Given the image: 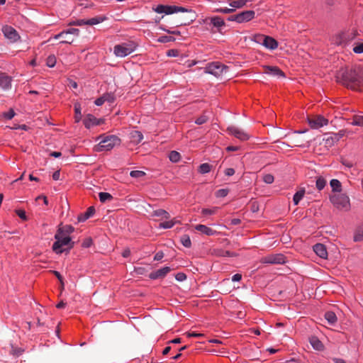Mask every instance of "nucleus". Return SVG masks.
I'll return each mask as SVG.
<instances>
[{"instance_id":"5fc2aeb1","label":"nucleus","mask_w":363,"mask_h":363,"mask_svg":"<svg viewBox=\"0 0 363 363\" xmlns=\"http://www.w3.org/2000/svg\"><path fill=\"white\" fill-rule=\"evenodd\" d=\"M173 40V38L171 36H162L158 39V41L160 43H167Z\"/></svg>"},{"instance_id":"6ab92c4d","label":"nucleus","mask_w":363,"mask_h":363,"mask_svg":"<svg viewBox=\"0 0 363 363\" xmlns=\"http://www.w3.org/2000/svg\"><path fill=\"white\" fill-rule=\"evenodd\" d=\"M262 41V45H264L267 49L275 50L278 47L277 41L272 37L265 35L264 40Z\"/></svg>"},{"instance_id":"f704fd0d","label":"nucleus","mask_w":363,"mask_h":363,"mask_svg":"<svg viewBox=\"0 0 363 363\" xmlns=\"http://www.w3.org/2000/svg\"><path fill=\"white\" fill-rule=\"evenodd\" d=\"M169 158L172 162H177L179 161L181 155L177 151H171L169 154Z\"/></svg>"},{"instance_id":"6e6552de","label":"nucleus","mask_w":363,"mask_h":363,"mask_svg":"<svg viewBox=\"0 0 363 363\" xmlns=\"http://www.w3.org/2000/svg\"><path fill=\"white\" fill-rule=\"evenodd\" d=\"M154 11L158 13H165V14H172L177 12H184L187 11V9L177 6H164V5H158Z\"/></svg>"},{"instance_id":"b1692460","label":"nucleus","mask_w":363,"mask_h":363,"mask_svg":"<svg viewBox=\"0 0 363 363\" xmlns=\"http://www.w3.org/2000/svg\"><path fill=\"white\" fill-rule=\"evenodd\" d=\"M79 33V29H77V28H69V29H68L67 30L62 31L59 34L55 35L54 36V39L57 40V39L60 38L61 37H62L64 35H68L69 34H72V35H74L76 36H78Z\"/></svg>"},{"instance_id":"aec40b11","label":"nucleus","mask_w":363,"mask_h":363,"mask_svg":"<svg viewBox=\"0 0 363 363\" xmlns=\"http://www.w3.org/2000/svg\"><path fill=\"white\" fill-rule=\"evenodd\" d=\"M11 86V78L4 73H0V86L4 89H9Z\"/></svg>"},{"instance_id":"9d476101","label":"nucleus","mask_w":363,"mask_h":363,"mask_svg":"<svg viewBox=\"0 0 363 363\" xmlns=\"http://www.w3.org/2000/svg\"><path fill=\"white\" fill-rule=\"evenodd\" d=\"M2 32L6 38L11 43H16L20 39L18 32L11 26H5L2 28Z\"/></svg>"},{"instance_id":"bf43d9fd","label":"nucleus","mask_w":363,"mask_h":363,"mask_svg":"<svg viewBox=\"0 0 363 363\" xmlns=\"http://www.w3.org/2000/svg\"><path fill=\"white\" fill-rule=\"evenodd\" d=\"M52 273L55 275V277L58 279V280L60 281L62 288L64 287V282H63V278L60 274V272L57 271H52Z\"/></svg>"},{"instance_id":"2eb2a0df","label":"nucleus","mask_w":363,"mask_h":363,"mask_svg":"<svg viewBox=\"0 0 363 363\" xmlns=\"http://www.w3.org/2000/svg\"><path fill=\"white\" fill-rule=\"evenodd\" d=\"M255 11H245L238 13V23H242L247 22L254 18Z\"/></svg>"},{"instance_id":"a18cd8bd","label":"nucleus","mask_w":363,"mask_h":363,"mask_svg":"<svg viewBox=\"0 0 363 363\" xmlns=\"http://www.w3.org/2000/svg\"><path fill=\"white\" fill-rule=\"evenodd\" d=\"M103 19L101 17H94L86 20L87 25L93 26L101 23Z\"/></svg>"},{"instance_id":"ddd939ff","label":"nucleus","mask_w":363,"mask_h":363,"mask_svg":"<svg viewBox=\"0 0 363 363\" xmlns=\"http://www.w3.org/2000/svg\"><path fill=\"white\" fill-rule=\"evenodd\" d=\"M263 72L272 77H284V73L276 66H264Z\"/></svg>"},{"instance_id":"7ed1b4c3","label":"nucleus","mask_w":363,"mask_h":363,"mask_svg":"<svg viewBox=\"0 0 363 363\" xmlns=\"http://www.w3.org/2000/svg\"><path fill=\"white\" fill-rule=\"evenodd\" d=\"M55 238L56 241L53 243L52 250L57 254H61L65 251L66 246H68V249L73 247L74 242H72L70 237L62 234L61 230H57Z\"/></svg>"},{"instance_id":"cd10ccee","label":"nucleus","mask_w":363,"mask_h":363,"mask_svg":"<svg viewBox=\"0 0 363 363\" xmlns=\"http://www.w3.org/2000/svg\"><path fill=\"white\" fill-rule=\"evenodd\" d=\"M325 318L330 325H334L337 321V316L335 313L332 311H328L325 314Z\"/></svg>"},{"instance_id":"1a4fd4ad","label":"nucleus","mask_w":363,"mask_h":363,"mask_svg":"<svg viewBox=\"0 0 363 363\" xmlns=\"http://www.w3.org/2000/svg\"><path fill=\"white\" fill-rule=\"evenodd\" d=\"M285 257L281 254L269 255L262 257L260 262L264 264H279L285 263Z\"/></svg>"},{"instance_id":"a19ab883","label":"nucleus","mask_w":363,"mask_h":363,"mask_svg":"<svg viewBox=\"0 0 363 363\" xmlns=\"http://www.w3.org/2000/svg\"><path fill=\"white\" fill-rule=\"evenodd\" d=\"M104 98V101H108L110 104H112L115 101L116 97L113 93H106L103 95Z\"/></svg>"},{"instance_id":"4d7b16f0","label":"nucleus","mask_w":363,"mask_h":363,"mask_svg":"<svg viewBox=\"0 0 363 363\" xmlns=\"http://www.w3.org/2000/svg\"><path fill=\"white\" fill-rule=\"evenodd\" d=\"M186 335L189 337H203L204 335L203 333H197L196 332H188L186 333Z\"/></svg>"},{"instance_id":"473e14b6","label":"nucleus","mask_w":363,"mask_h":363,"mask_svg":"<svg viewBox=\"0 0 363 363\" xmlns=\"http://www.w3.org/2000/svg\"><path fill=\"white\" fill-rule=\"evenodd\" d=\"M248 0H236V1H231L230 2V6L233 8H241L244 6Z\"/></svg>"},{"instance_id":"774afa93","label":"nucleus","mask_w":363,"mask_h":363,"mask_svg":"<svg viewBox=\"0 0 363 363\" xmlns=\"http://www.w3.org/2000/svg\"><path fill=\"white\" fill-rule=\"evenodd\" d=\"M167 55L169 57H175L178 55V51L176 50H169L167 51Z\"/></svg>"},{"instance_id":"4be33fe9","label":"nucleus","mask_w":363,"mask_h":363,"mask_svg":"<svg viewBox=\"0 0 363 363\" xmlns=\"http://www.w3.org/2000/svg\"><path fill=\"white\" fill-rule=\"evenodd\" d=\"M130 138L133 143L138 144L143 139V135L140 131L133 130L130 133Z\"/></svg>"},{"instance_id":"c756f323","label":"nucleus","mask_w":363,"mask_h":363,"mask_svg":"<svg viewBox=\"0 0 363 363\" xmlns=\"http://www.w3.org/2000/svg\"><path fill=\"white\" fill-rule=\"evenodd\" d=\"M305 194V190L303 189L298 191L294 196L293 201L295 205H298L299 201L303 199Z\"/></svg>"},{"instance_id":"c85d7f7f","label":"nucleus","mask_w":363,"mask_h":363,"mask_svg":"<svg viewBox=\"0 0 363 363\" xmlns=\"http://www.w3.org/2000/svg\"><path fill=\"white\" fill-rule=\"evenodd\" d=\"M99 200L102 203L111 201L113 200V196L111 194L106 192H100L99 194Z\"/></svg>"},{"instance_id":"de8ad7c7","label":"nucleus","mask_w":363,"mask_h":363,"mask_svg":"<svg viewBox=\"0 0 363 363\" xmlns=\"http://www.w3.org/2000/svg\"><path fill=\"white\" fill-rule=\"evenodd\" d=\"M217 210H218L217 207H215V208H213L212 209L203 208L202 211H201V213L203 215H212V214L216 213Z\"/></svg>"},{"instance_id":"79ce46f5","label":"nucleus","mask_w":363,"mask_h":363,"mask_svg":"<svg viewBox=\"0 0 363 363\" xmlns=\"http://www.w3.org/2000/svg\"><path fill=\"white\" fill-rule=\"evenodd\" d=\"M56 64V57L55 55H50L46 60V65L50 67H53Z\"/></svg>"},{"instance_id":"9b49d317","label":"nucleus","mask_w":363,"mask_h":363,"mask_svg":"<svg viewBox=\"0 0 363 363\" xmlns=\"http://www.w3.org/2000/svg\"><path fill=\"white\" fill-rule=\"evenodd\" d=\"M308 121L311 128L314 129L320 128L328 123V120L320 115L308 118Z\"/></svg>"},{"instance_id":"49530a36","label":"nucleus","mask_w":363,"mask_h":363,"mask_svg":"<svg viewBox=\"0 0 363 363\" xmlns=\"http://www.w3.org/2000/svg\"><path fill=\"white\" fill-rule=\"evenodd\" d=\"M274 180V178L272 174H267L263 177V181L266 184H272V183H273Z\"/></svg>"},{"instance_id":"f8f14e48","label":"nucleus","mask_w":363,"mask_h":363,"mask_svg":"<svg viewBox=\"0 0 363 363\" xmlns=\"http://www.w3.org/2000/svg\"><path fill=\"white\" fill-rule=\"evenodd\" d=\"M227 130L230 135L235 136V138L242 141L247 140L250 138L249 133L235 126L228 127Z\"/></svg>"},{"instance_id":"0e129e2a","label":"nucleus","mask_w":363,"mask_h":363,"mask_svg":"<svg viewBox=\"0 0 363 363\" xmlns=\"http://www.w3.org/2000/svg\"><path fill=\"white\" fill-rule=\"evenodd\" d=\"M104 102H105V101H104V96H101V97H99V98L96 99V101H94V104H95L96 106H99L103 105Z\"/></svg>"},{"instance_id":"603ef678","label":"nucleus","mask_w":363,"mask_h":363,"mask_svg":"<svg viewBox=\"0 0 363 363\" xmlns=\"http://www.w3.org/2000/svg\"><path fill=\"white\" fill-rule=\"evenodd\" d=\"M175 279L179 281H183L186 279V275L184 273L179 272L175 275Z\"/></svg>"},{"instance_id":"f3484780","label":"nucleus","mask_w":363,"mask_h":363,"mask_svg":"<svg viewBox=\"0 0 363 363\" xmlns=\"http://www.w3.org/2000/svg\"><path fill=\"white\" fill-rule=\"evenodd\" d=\"M313 251L320 258L325 259L328 257V252L324 245L317 243L313 246Z\"/></svg>"},{"instance_id":"39448f33","label":"nucleus","mask_w":363,"mask_h":363,"mask_svg":"<svg viewBox=\"0 0 363 363\" xmlns=\"http://www.w3.org/2000/svg\"><path fill=\"white\" fill-rule=\"evenodd\" d=\"M332 203L338 209L347 211L350 208V199L345 194H334L330 198Z\"/></svg>"},{"instance_id":"8fccbe9b","label":"nucleus","mask_w":363,"mask_h":363,"mask_svg":"<svg viewBox=\"0 0 363 363\" xmlns=\"http://www.w3.org/2000/svg\"><path fill=\"white\" fill-rule=\"evenodd\" d=\"M228 190L225 189H219L216 191V195L217 197H225L228 195Z\"/></svg>"},{"instance_id":"e2e57ef3","label":"nucleus","mask_w":363,"mask_h":363,"mask_svg":"<svg viewBox=\"0 0 363 363\" xmlns=\"http://www.w3.org/2000/svg\"><path fill=\"white\" fill-rule=\"evenodd\" d=\"M62 38H65V39L62 41H61V43H72L74 40L73 38H72L71 37L68 36V35H64L62 36Z\"/></svg>"},{"instance_id":"7c9ffc66","label":"nucleus","mask_w":363,"mask_h":363,"mask_svg":"<svg viewBox=\"0 0 363 363\" xmlns=\"http://www.w3.org/2000/svg\"><path fill=\"white\" fill-rule=\"evenodd\" d=\"M326 180L323 177H318L315 181L316 188L320 191L324 189L326 185Z\"/></svg>"},{"instance_id":"a878e982","label":"nucleus","mask_w":363,"mask_h":363,"mask_svg":"<svg viewBox=\"0 0 363 363\" xmlns=\"http://www.w3.org/2000/svg\"><path fill=\"white\" fill-rule=\"evenodd\" d=\"M330 185L332 188L333 191L335 194H340L342 190V184L337 179H333L330 181Z\"/></svg>"},{"instance_id":"37998d69","label":"nucleus","mask_w":363,"mask_h":363,"mask_svg":"<svg viewBox=\"0 0 363 363\" xmlns=\"http://www.w3.org/2000/svg\"><path fill=\"white\" fill-rule=\"evenodd\" d=\"M265 35L262 34H255L252 36V40L260 45L263 44V41L264 40Z\"/></svg>"},{"instance_id":"423d86ee","label":"nucleus","mask_w":363,"mask_h":363,"mask_svg":"<svg viewBox=\"0 0 363 363\" xmlns=\"http://www.w3.org/2000/svg\"><path fill=\"white\" fill-rule=\"evenodd\" d=\"M135 45L133 43H124L116 45L114 47V54L116 57H124L131 54L135 50Z\"/></svg>"},{"instance_id":"864d4df0","label":"nucleus","mask_w":363,"mask_h":363,"mask_svg":"<svg viewBox=\"0 0 363 363\" xmlns=\"http://www.w3.org/2000/svg\"><path fill=\"white\" fill-rule=\"evenodd\" d=\"M234 11L233 9H228V8H220L216 9V12L219 13H230Z\"/></svg>"},{"instance_id":"412c9836","label":"nucleus","mask_w":363,"mask_h":363,"mask_svg":"<svg viewBox=\"0 0 363 363\" xmlns=\"http://www.w3.org/2000/svg\"><path fill=\"white\" fill-rule=\"evenodd\" d=\"M195 229L206 235H214L217 233L216 230L201 224L196 225Z\"/></svg>"},{"instance_id":"bb28decb","label":"nucleus","mask_w":363,"mask_h":363,"mask_svg":"<svg viewBox=\"0 0 363 363\" xmlns=\"http://www.w3.org/2000/svg\"><path fill=\"white\" fill-rule=\"evenodd\" d=\"M310 343L315 350H322L323 349V343L316 337H311L310 338Z\"/></svg>"},{"instance_id":"58836bf2","label":"nucleus","mask_w":363,"mask_h":363,"mask_svg":"<svg viewBox=\"0 0 363 363\" xmlns=\"http://www.w3.org/2000/svg\"><path fill=\"white\" fill-rule=\"evenodd\" d=\"M363 240V229H357L354 235V240L355 242H359Z\"/></svg>"},{"instance_id":"c9c22d12","label":"nucleus","mask_w":363,"mask_h":363,"mask_svg":"<svg viewBox=\"0 0 363 363\" xmlns=\"http://www.w3.org/2000/svg\"><path fill=\"white\" fill-rule=\"evenodd\" d=\"M58 230H61L62 234L69 236V235L74 231V228L72 225H67L62 227L60 226Z\"/></svg>"},{"instance_id":"e433bc0d","label":"nucleus","mask_w":363,"mask_h":363,"mask_svg":"<svg viewBox=\"0 0 363 363\" xmlns=\"http://www.w3.org/2000/svg\"><path fill=\"white\" fill-rule=\"evenodd\" d=\"M211 170V166L208 163H203L199 166V172L201 174L208 173Z\"/></svg>"},{"instance_id":"393cba45","label":"nucleus","mask_w":363,"mask_h":363,"mask_svg":"<svg viewBox=\"0 0 363 363\" xmlns=\"http://www.w3.org/2000/svg\"><path fill=\"white\" fill-rule=\"evenodd\" d=\"M152 216L160 217L161 219H166V220H167V219L170 218L169 213L167 211H166L165 210H163V209H157V210L154 211L152 213Z\"/></svg>"},{"instance_id":"09e8293b","label":"nucleus","mask_w":363,"mask_h":363,"mask_svg":"<svg viewBox=\"0 0 363 363\" xmlns=\"http://www.w3.org/2000/svg\"><path fill=\"white\" fill-rule=\"evenodd\" d=\"M208 118L206 116L202 115L196 120L195 123L198 125H201L205 123L208 121Z\"/></svg>"},{"instance_id":"052dcab7","label":"nucleus","mask_w":363,"mask_h":363,"mask_svg":"<svg viewBox=\"0 0 363 363\" xmlns=\"http://www.w3.org/2000/svg\"><path fill=\"white\" fill-rule=\"evenodd\" d=\"M15 115L14 111L11 109L8 112L4 113V117L7 119H11Z\"/></svg>"},{"instance_id":"4468645a","label":"nucleus","mask_w":363,"mask_h":363,"mask_svg":"<svg viewBox=\"0 0 363 363\" xmlns=\"http://www.w3.org/2000/svg\"><path fill=\"white\" fill-rule=\"evenodd\" d=\"M171 271L170 267H164L149 274L151 279H162Z\"/></svg>"},{"instance_id":"f03ea898","label":"nucleus","mask_w":363,"mask_h":363,"mask_svg":"<svg viewBox=\"0 0 363 363\" xmlns=\"http://www.w3.org/2000/svg\"><path fill=\"white\" fill-rule=\"evenodd\" d=\"M99 139L100 143L95 147V150L97 152L108 151L121 144V139L114 135H101L98 138V140Z\"/></svg>"},{"instance_id":"72a5a7b5","label":"nucleus","mask_w":363,"mask_h":363,"mask_svg":"<svg viewBox=\"0 0 363 363\" xmlns=\"http://www.w3.org/2000/svg\"><path fill=\"white\" fill-rule=\"evenodd\" d=\"M177 223H178V221L174 219L169 221L162 222L160 223V228L164 229L172 228Z\"/></svg>"},{"instance_id":"6e6d98bb","label":"nucleus","mask_w":363,"mask_h":363,"mask_svg":"<svg viewBox=\"0 0 363 363\" xmlns=\"http://www.w3.org/2000/svg\"><path fill=\"white\" fill-rule=\"evenodd\" d=\"M353 51L355 53H362L363 52V43H359L353 48Z\"/></svg>"},{"instance_id":"f257e3e1","label":"nucleus","mask_w":363,"mask_h":363,"mask_svg":"<svg viewBox=\"0 0 363 363\" xmlns=\"http://www.w3.org/2000/svg\"><path fill=\"white\" fill-rule=\"evenodd\" d=\"M335 77L337 82L347 88L357 90L363 86V67L354 65L341 68Z\"/></svg>"},{"instance_id":"680f3d73","label":"nucleus","mask_w":363,"mask_h":363,"mask_svg":"<svg viewBox=\"0 0 363 363\" xmlns=\"http://www.w3.org/2000/svg\"><path fill=\"white\" fill-rule=\"evenodd\" d=\"M345 130H340L337 133H333L334 136L337 138V141L338 142L341 138H342L345 135Z\"/></svg>"},{"instance_id":"0eeeda50","label":"nucleus","mask_w":363,"mask_h":363,"mask_svg":"<svg viewBox=\"0 0 363 363\" xmlns=\"http://www.w3.org/2000/svg\"><path fill=\"white\" fill-rule=\"evenodd\" d=\"M228 67L225 65L218 62H212L208 64L205 68V72L213 74L216 77H220L225 74L228 72Z\"/></svg>"},{"instance_id":"20e7f679","label":"nucleus","mask_w":363,"mask_h":363,"mask_svg":"<svg viewBox=\"0 0 363 363\" xmlns=\"http://www.w3.org/2000/svg\"><path fill=\"white\" fill-rule=\"evenodd\" d=\"M203 24L206 28L211 33H222V29L225 26L224 20L218 16L207 17L203 20Z\"/></svg>"},{"instance_id":"c03bdc74","label":"nucleus","mask_w":363,"mask_h":363,"mask_svg":"<svg viewBox=\"0 0 363 363\" xmlns=\"http://www.w3.org/2000/svg\"><path fill=\"white\" fill-rule=\"evenodd\" d=\"M130 175L133 178H140L145 175V172L140 170L131 171Z\"/></svg>"},{"instance_id":"3c124183","label":"nucleus","mask_w":363,"mask_h":363,"mask_svg":"<svg viewBox=\"0 0 363 363\" xmlns=\"http://www.w3.org/2000/svg\"><path fill=\"white\" fill-rule=\"evenodd\" d=\"M16 214L23 220H26L27 216H26L25 211L22 209H18L16 211Z\"/></svg>"},{"instance_id":"a211bd4d","label":"nucleus","mask_w":363,"mask_h":363,"mask_svg":"<svg viewBox=\"0 0 363 363\" xmlns=\"http://www.w3.org/2000/svg\"><path fill=\"white\" fill-rule=\"evenodd\" d=\"M323 143L326 147H331L337 143V138L333 133H325L323 139Z\"/></svg>"},{"instance_id":"4c0bfd02","label":"nucleus","mask_w":363,"mask_h":363,"mask_svg":"<svg viewBox=\"0 0 363 363\" xmlns=\"http://www.w3.org/2000/svg\"><path fill=\"white\" fill-rule=\"evenodd\" d=\"M181 242L182 243V245L186 247H190L191 245V240H190V238L189 235H184L181 237Z\"/></svg>"},{"instance_id":"338daca9","label":"nucleus","mask_w":363,"mask_h":363,"mask_svg":"<svg viewBox=\"0 0 363 363\" xmlns=\"http://www.w3.org/2000/svg\"><path fill=\"white\" fill-rule=\"evenodd\" d=\"M225 174L228 177L233 176L235 174V169L233 168H228L225 169Z\"/></svg>"},{"instance_id":"dca6fc26","label":"nucleus","mask_w":363,"mask_h":363,"mask_svg":"<svg viewBox=\"0 0 363 363\" xmlns=\"http://www.w3.org/2000/svg\"><path fill=\"white\" fill-rule=\"evenodd\" d=\"M101 120L97 119L91 114H88L84 120V124L86 128H90L91 126L99 125Z\"/></svg>"},{"instance_id":"2f4dec72","label":"nucleus","mask_w":363,"mask_h":363,"mask_svg":"<svg viewBox=\"0 0 363 363\" xmlns=\"http://www.w3.org/2000/svg\"><path fill=\"white\" fill-rule=\"evenodd\" d=\"M351 124L353 125L363 126V116L354 115L352 117V122Z\"/></svg>"},{"instance_id":"13d9d810","label":"nucleus","mask_w":363,"mask_h":363,"mask_svg":"<svg viewBox=\"0 0 363 363\" xmlns=\"http://www.w3.org/2000/svg\"><path fill=\"white\" fill-rule=\"evenodd\" d=\"M92 245V240L90 238H86L82 242V247H89Z\"/></svg>"},{"instance_id":"5701e85b","label":"nucleus","mask_w":363,"mask_h":363,"mask_svg":"<svg viewBox=\"0 0 363 363\" xmlns=\"http://www.w3.org/2000/svg\"><path fill=\"white\" fill-rule=\"evenodd\" d=\"M95 213V208L94 206H90L87 208L86 211L79 216L78 217V221L79 222H84L86 219L89 218L91 216H92Z\"/></svg>"},{"instance_id":"69168bd1","label":"nucleus","mask_w":363,"mask_h":363,"mask_svg":"<svg viewBox=\"0 0 363 363\" xmlns=\"http://www.w3.org/2000/svg\"><path fill=\"white\" fill-rule=\"evenodd\" d=\"M163 257H164V253L162 251H160L156 253V255H155L154 259L159 261V260L162 259L163 258Z\"/></svg>"},{"instance_id":"ea45409f","label":"nucleus","mask_w":363,"mask_h":363,"mask_svg":"<svg viewBox=\"0 0 363 363\" xmlns=\"http://www.w3.org/2000/svg\"><path fill=\"white\" fill-rule=\"evenodd\" d=\"M74 111H75V121L78 123L82 118L81 115V107L79 104L74 105Z\"/></svg>"}]
</instances>
